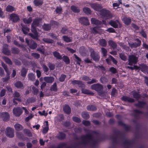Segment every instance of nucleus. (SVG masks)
<instances>
[{
	"instance_id": "bf43d9fd",
	"label": "nucleus",
	"mask_w": 148,
	"mask_h": 148,
	"mask_svg": "<svg viewBox=\"0 0 148 148\" xmlns=\"http://www.w3.org/2000/svg\"><path fill=\"white\" fill-rule=\"evenodd\" d=\"M105 31L109 33H114L115 32V29L112 27L108 28Z\"/></svg>"
},
{
	"instance_id": "58836bf2",
	"label": "nucleus",
	"mask_w": 148,
	"mask_h": 148,
	"mask_svg": "<svg viewBox=\"0 0 148 148\" xmlns=\"http://www.w3.org/2000/svg\"><path fill=\"white\" fill-rule=\"evenodd\" d=\"M32 92L33 94L34 95H37L38 94L39 92L38 89L34 86L32 87Z\"/></svg>"
},
{
	"instance_id": "6ab92c4d",
	"label": "nucleus",
	"mask_w": 148,
	"mask_h": 148,
	"mask_svg": "<svg viewBox=\"0 0 148 148\" xmlns=\"http://www.w3.org/2000/svg\"><path fill=\"white\" fill-rule=\"evenodd\" d=\"M140 68L141 71L144 73H147L148 74V67L144 64L140 65Z\"/></svg>"
},
{
	"instance_id": "b1692460",
	"label": "nucleus",
	"mask_w": 148,
	"mask_h": 148,
	"mask_svg": "<svg viewBox=\"0 0 148 148\" xmlns=\"http://www.w3.org/2000/svg\"><path fill=\"white\" fill-rule=\"evenodd\" d=\"M44 80L48 83H52L54 80V78L52 77H45L44 78Z\"/></svg>"
},
{
	"instance_id": "37998d69",
	"label": "nucleus",
	"mask_w": 148,
	"mask_h": 148,
	"mask_svg": "<svg viewBox=\"0 0 148 148\" xmlns=\"http://www.w3.org/2000/svg\"><path fill=\"white\" fill-rule=\"evenodd\" d=\"M83 11L86 14H90L91 13V11L90 9L87 7L84 8L83 9Z\"/></svg>"
},
{
	"instance_id": "7ed1b4c3",
	"label": "nucleus",
	"mask_w": 148,
	"mask_h": 148,
	"mask_svg": "<svg viewBox=\"0 0 148 148\" xmlns=\"http://www.w3.org/2000/svg\"><path fill=\"white\" fill-rule=\"evenodd\" d=\"M36 26H35L34 25H32L31 30L32 32L34 34H33L31 33H29L28 34L34 39L37 40L38 35V33L36 28Z\"/></svg>"
},
{
	"instance_id": "dca6fc26",
	"label": "nucleus",
	"mask_w": 148,
	"mask_h": 148,
	"mask_svg": "<svg viewBox=\"0 0 148 148\" xmlns=\"http://www.w3.org/2000/svg\"><path fill=\"white\" fill-rule=\"evenodd\" d=\"M10 117L9 114L7 112H0V118H2L4 121H7Z\"/></svg>"
},
{
	"instance_id": "7c9ffc66",
	"label": "nucleus",
	"mask_w": 148,
	"mask_h": 148,
	"mask_svg": "<svg viewBox=\"0 0 148 148\" xmlns=\"http://www.w3.org/2000/svg\"><path fill=\"white\" fill-rule=\"evenodd\" d=\"M71 83L73 84H77L79 86L81 87L82 86V85H83L82 84V82L81 81L78 80H74L72 81Z\"/></svg>"
},
{
	"instance_id": "c9c22d12",
	"label": "nucleus",
	"mask_w": 148,
	"mask_h": 148,
	"mask_svg": "<svg viewBox=\"0 0 148 148\" xmlns=\"http://www.w3.org/2000/svg\"><path fill=\"white\" fill-rule=\"evenodd\" d=\"M99 44L105 47L107 45V42L104 39H101L99 40Z\"/></svg>"
},
{
	"instance_id": "4d7b16f0",
	"label": "nucleus",
	"mask_w": 148,
	"mask_h": 148,
	"mask_svg": "<svg viewBox=\"0 0 148 148\" xmlns=\"http://www.w3.org/2000/svg\"><path fill=\"white\" fill-rule=\"evenodd\" d=\"M12 51L13 53L14 54H17L19 52V50L18 48L14 47L12 48Z\"/></svg>"
},
{
	"instance_id": "4c0bfd02",
	"label": "nucleus",
	"mask_w": 148,
	"mask_h": 148,
	"mask_svg": "<svg viewBox=\"0 0 148 148\" xmlns=\"http://www.w3.org/2000/svg\"><path fill=\"white\" fill-rule=\"evenodd\" d=\"M132 93L134 98L136 99H139L140 97L141 96L135 91H133Z\"/></svg>"
},
{
	"instance_id": "6e6d98bb",
	"label": "nucleus",
	"mask_w": 148,
	"mask_h": 148,
	"mask_svg": "<svg viewBox=\"0 0 148 148\" xmlns=\"http://www.w3.org/2000/svg\"><path fill=\"white\" fill-rule=\"evenodd\" d=\"M75 58L77 62V64L78 65H80V62L81 61V59L80 58L78 57L76 54H74Z\"/></svg>"
},
{
	"instance_id": "338daca9",
	"label": "nucleus",
	"mask_w": 148,
	"mask_h": 148,
	"mask_svg": "<svg viewBox=\"0 0 148 148\" xmlns=\"http://www.w3.org/2000/svg\"><path fill=\"white\" fill-rule=\"evenodd\" d=\"M37 50L42 53H44L45 51V49L43 48L42 46L41 48L39 47L38 48Z\"/></svg>"
},
{
	"instance_id": "e2e57ef3",
	"label": "nucleus",
	"mask_w": 148,
	"mask_h": 148,
	"mask_svg": "<svg viewBox=\"0 0 148 148\" xmlns=\"http://www.w3.org/2000/svg\"><path fill=\"white\" fill-rule=\"evenodd\" d=\"M2 66L3 67L4 69L5 70V72L6 73H8L9 72H10L8 70L7 66L3 62L1 63Z\"/></svg>"
},
{
	"instance_id": "a878e982",
	"label": "nucleus",
	"mask_w": 148,
	"mask_h": 148,
	"mask_svg": "<svg viewBox=\"0 0 148 148\" xmlns=\"http://www.w3.org/2000/svg\"><path fill=\"white\" fill-rule=\"evenodd\" d=\"M34 3L35 5L39 6L42 5L43 3V0H34Z\"/></svg>"
},
{
	"instance_id": "a211bd4d",
	"label": "nucleus",
	"mask_w": 148,
	"mask_h": 148,
	"mask_svg": "<svg viewBox=\"0 0 148 148\" xmlns=\"http://www.w3.org/2000/svg\"><path fill=\"white\" fill-rule=\"evenodd\" d=\"M8 45L7 44H4L3 45V52L5 54L9 55L10 54V51L8 49Z\"/></svg>"
},
{
	"instance_id": "3c124183",
	"label": "nucleus",
	"mask_w": 148,
	"mask_h": 148,
	"mask_svg": "<svg viewBox=\"0 0 148 148\" xmlns=\"http://www.w3.org/2000/svg\"><path fill=\"white\" fill-rule=\"evenodd\" d=\"M63 60L66 64H68L70 63V60L68 57L66 56H64L63 57Z\"/></svg>"
},
{
	"instance_id": "603ef678",
	"label": "nucleus",
	"mask_w": 148,
	"mask_h": 148,
	"mask_svg": "<svg viewBox=\"0 0 148 148\" xmlns=\"http://www.w3.org/2000/svg\"><path fill=\"white\" fill-rule=\"evenodd\" d=\"M63 38L64 40L67 42H71L72 40V39L66 36H63Z\"/></svg>"
},
{
	"instance_id": "393cba45",
	"label": "nucleus",
	"mask_w": 148,
	"mask_h": 148,
	"mask_svg": "<svg viewBox=\"0 0 148 148\" xmlns=\"http://www.w3.org/2000/svg\"><path fill=\"white\" fill-rule=\"evenodd\" d=\"M8 12H11L16 10V8L10 5H8L5 9Z\"/></svg>"
},
{
	"instance_id": "1a4fd4ad",
	"label": "nucleus",
	"mask_w": 148,
	"mask_h": 148,
	"mask_svg": "<svg viewBox=\"0 0 148 148\" xmlns=\"http://www.w3.org/2000/svg\"><path fill=\"white\" fill-rule=\"evenodd\" d=\"M135 40L136 41V42L132 43L130 42H128L129 46L132 48H136L140 46L141 44V41L139 39H136Z\"/></svg>"
},
{
	"instance_id": "0eeeda50",
	"label": "nucleus",
	"mask_w": 148,
	"mask_h": 148,
	"mask_svg": "<svg viewBox=\"0 0 148 148\" xmlns=\"http://www.w3.org/2000/svg\"><path fill=\"white\" fill-rule=\"evenodd\" d=\"M90 52L91 57L95 61H97L99 59L100 57L98 54L96 53L92 49H90Z\"/></svg>"
},
{
	"instance_id": "412c9836",
	"label": "nucleus",
	"mask_w": 148,
	"mask_h": 148,
	"mask_svg": "<svg viewBox=\"0 0 148 148\" xmlns=\"http://www.w3.org/2000/svg\"><path fill=\"white\" fill-rule=\"evenodd\" d=\"M63 109L64 112L66 114H69L71 112V109L68 105H65L63 107Z\"/></svg>"
},
{
	"instance_id": "4468645a",
	"label": "nucleus",
	"mask_w": 148,
	"mask_h": 148,
	"mask_svg": "<svg viewBox=\"0 0 148 148\" xmlns=\"http://www.w3.org/2000/svg\"><path fill=\"white\" fill-rule=\"evenodd\" d=\"M79 22L81 24L87 25L90 24V23L87 18L83 17H81L79 19Z\"/></svg>"
},
{
	"instance_id": "680f3d73",
	"label": "nucleus",
	"mask_w": 148,
	"mask_h": 148,
	"mask_svg": "<svg viewBox=\"0 0 148 148\" xmlns=\"http://www.w3.org/2000/svg\"><path fill=\"white\" fill-rule=\"evenodd\" d=\"M73 119L74 121L77 123H79L81 121V120L79 118L76 116L73 117Z\"/></svg>"
},
{
	"instance_id": "09e8293b",
	"label": "nucleus",
	"mask_w": 148,
	"mask_h": 148,
	"mask_svg": "<svg viewBox=\"0 0 148 148\" xmlns=\"http://www.w3.org/2000/svg\"><path fill=\"white\" fill-rule=\"evenodd\" d=\"M57 137L59 139H62L65 137V135L63 133H60L57 135Z\"/></svg>"
},
{
	"instance_id": "bb28decb",
	"label": "nucleus",
	"mask_w": 148,
	"mask_h": 148,
	"mask_svg": "<svg viewBox=\"0 0 148 148\" xmlns=\"http://www.w3.org/2000/svg\"><path fill=\"white\" fill-rule=\"evenodd\" d=\"M123 20L125 23L127 25H129L130 24L131 21L130 18L126 16H125L123 18Z\"/></svg>"
},
{
	"instance_id": "69168bd1",
	"label": "nucleus",
	"mask_w": 148,
	"mask_h": 148,
	"mask_svg": "<svg viewBox=\"0 0 148 148\" xmlns=\"http://www.w3.org/2000/svg\"><path fill=\"white\" fill-rule=\"evenodd\" d=\"M32 55L36 59L39 58L40 56V55L39 54L37 53H32Z\"/></svg>"
},
{
	"instance_id": "c756f323",
	"label": "nucleus",
	"mask_w": 148,
	"mask_h": 148,
	"mask_svg": "<svg viewBox=\"0 0 148 148\" xmlns=\"http://www.w3.org/2000/svg\"><path fill=\"white\" fill-rule=\"evenodd\" d=\"M82 93L85 94L91 95H92L94 94V93L91 92L90 91L86 89H82Z\"/></svg>"
},
{
	"instance_id": "e433bc0d",
	"label": "nucleus",
	"mask_w": 148,
	"mask_h": 148,
	"mask_svg": "<svg viewBox=\"0 0 148 148\" xmlns=\"http://www.w3.org/2000/svg\"><path fill=\"white\" fill-rule=\"evenodd\" d=\"M87 109L88 110L94 111L96 110L97 108L94 106L90 105L88 106Z\"/></svg>"
},
{
	"instance_id": "0e129e2a",
	"label": "nucleus",
	"mask_w": 148,
	"mask_h": 148,
	"mask_svg": "<svg viewBox=\"0 0 148 148\" xmlns=\"http://www.w3.org/2000/svg\"><path fill=\"white\" fill-rule=\"evenodd\" d=\"M101 52L103 54L104 56H106L107 55V51L106 49L104 48L101 49Z\"/></svg>"
},
{
	"instance_id": "8fccbe9b",
	"label": "nucleus",
	"mask_w": 148,
	"mask_h": 148,
	"mask_svg": "<svg viewBox=\"0 0 148 148\" xmlns=\"http://www.w3.org/2000/svg\"><path fill=\"white\" fill-rule=\"evenodd\" d=\"M43 41L47 43H52L53 42V40L51 39L44 38L43 39Z\"/></svg>"
},
{
	"instance_id": "9d476101",
	"label": "nucleus",
	"mask_w": 148,
	"mask_h": 148,
	"mask_svg": "<svg viewBox=\"0 0 148 148\" xmlns=\"http://www.w3.org/2000/svg\"><path fill=\"white\" fill-rule=\"evenodd\" d=\"M91 7L94 10L100 12L102 8V6L101 4L97 3H93L90 4Z\"/></svg>"
},
{
	"instance_id": "c03bdc74",
	"label": "nucleus",
	"mask_w": 148,
	"mask_h": 148,
	"mask_svg": "<svg viewBox=\"0 0 148 148\" xmlns=\"http://www.w3.org/2000/svg\"><path fill=\"white\" fill-rule=\"evenodd\" d=\"M7 73L6 76L5 78H3L2 79L4 82H6L10 78V72H9Z\"/></svg>"
},
{
	"instance_id": "f704fd0d",
	"label": "nucleus",
	"mask_w": 148,
	"mask_h": 148,
	"mask_svg": "<svg viewBox=\"0 0 148 148\" xmlns=\"http://www.w3.org/2000/svg\"><path fill=\"white\" fill-rule=\"evenodd\" d=\"M27 70L24 68H23L21 70V75L23 77H25L26 75Z\"/></svg>"
},
{
	"instance_id": "39448f33",
	"label": "nucleus",
	"mask_w": 148,
	"mask_h": 148,
	"mask_svg": "<svg viewBox=\"0 0 148 148\" xmlns=\"http://www.w3.org/2000/svg\"><path fill=\"white\" fill-rule=\"evenodd\" d=\"M58 24V23L57 22L54 21H51L50 22V24H44L43 26L42 27L45 30L47 31L50 29L51 26H53V27H55L56 26H57Z\"/></svg>"
},
{
	"instance_id": "cd10ccee",
	"label": "nucleus",
	"mask_w": 148,
	"mask_h": 148,
	"mask_svg": "<svg viewBox=\"0 0 148 148\" xmlns=\"http://www.w3.org/2000/svg\"><path fill=\"white\" fill-rule=\"evenodd\" d=\"M108 43L109 45L113 49L115 48L116 47V44L115 42L112 40H110L108 41Z\"/></svg>"
},
{
	"instance_id": "aec40b11",
	"label": "nucleus",
	"mask_w": 148,
	"mask_h": 148,
	"mask_svg": "<svg viewBox=\"0 0 148 148\" xmlns=\"http://www.w3.org/2000/svg\"><path fill=\"white\" fill-rule=\"evenodd\" d=\"M91 23L96 25H99L101 24L102 22L95 18H92L91 19Z\"/></svg>"
},
{
	"instance_id": "20e7f679",
	"label": "nucleus",
	"mask_w": 148,
	"mask_h": 148,
	"mask_svg": "<svg viewBox=\"0 0 148 148\" xmlns=\"http://www.w3.org/2000/svg\"><path fill=\"white\" fill-rule=\"evenodd\" d=\"M138 57L134 55H132L130 56L128 60L129 62L128 64L132 66L133 64H136L138 61Z\"/></svg>"
},
{
	"instance_id": "2f4dec72",
	"label": "nucleus",
	"mask_w": 148,
	"mask_h": 148,
	"mask_svg": "<svg viewBox=\"0 0 148 148\" xmlns=\"http://www.w3.org/2000/svg\"><path fill=\"white\" fill-rule=\"evenodd\" d=\"M32 18L29 17L28 18H25L23 19V22L25 24H29L32 21Z\"/></svg>"
},
{
	"instance_id": "ea45409f",
	"label": "nucleus",
	"mask_w": 148,
	"mask_h": 148,
	"mask_svg": "<svg viewBox=\"0 0 148 148\" xmlns=\"http://www.w3.org/2000/svg\"><path fill=\"white\" fill-rule=\"evenodd\" d=\"M71 9L75 12H78L80 11V10L78 8L74 5L71 6Z\"/></svg>"
},
{
	"instance_id": "72a5a7b5",
	"label": "nucleus",
	"mask_w": 148,
	"mask_h": 148,
	"mask_svg": "<svg viewBox=\"0 0 148 148\" xmlns=\"http://www.w3.org/2000/svg\"><path fill=\"white\" fill-rule=\"evenodd\" d=\"M53 54L54 56L57 59H62V56L57 51H54L53 52Z\"/></svg>"
},
{
	"instance_id": "052dcab7",
	"label": "nucleus",
	"mask_w": 148,
	"mask_h": 148,
	"mask_svg": "<svg viewBox=\"0 0 148 148\" xmlns=\"http://www.w3.org/2000/svg\"><path fill=\"white\" fill-rule=\"evenodd\" d=\"M62 11V8L61 7H57L56 11L57 13H60Z\"/></svg>"
},
{
	"instance_id": "13d9d810",
	"label": "nucleus",
	"mask_w": 148,
	"mask_h": 148,
	"mask_svg": "<svg viewBox=\"0 0 148 148\" xmlns=\"http://www.w3.org/2000/svg\"><path fill=\"white\" fill-rule=\"evenodd\" d=\"M120 58L123 60L125 61L126 60L127 58L125 55L123 53H120Z\"/></svg>"
},
{
	"instance_id": "2eb2a0df",
	"label": "nucleus",
	"mask_w": 148,
	"mask_h": 148,
	"mask_svg": "<svg viewBox=\"0 0 148 148\" xmlns=\"http://www.w3.org/2000/svg\"><path fill=\"white\" fill-rule=\"evenodd\" d=\"M92 32L95 34H101L103 30L100 28L97 27H95L90 29Z\"/></svg>"
},
{
	"instance_id": "473e14b6",
	"label": "nucleus",
	"mask_w": 148,
	"mask_h": 148,
	"mask_svg": "<svg viewBox=\"0 0 148 148\" xmlns=\"http://www.w3.org/2000/svg\"><path fill=\"white\" fill-rule=\"evenodd\" d=\"M14 127L15 129L17 131L21 130L23 128L22 126L18 123H17L14 125Z\"/></svg>"
},
{
	"instance_id": "5701e85b",
	"label": "nucleus",
	"mask_w": 148,
	"mask_h": 148,
	"mask_svg": "<svg viewBox=\"0 0 148 148\" xmlns=\"http://www.w3.org/2000/svg\"><path fill=\"white\" fill-rule=\"evenodd\" d=\"M41 19L40 18H36L35 19L32 24V25H34L35 26H39V24L41 22Z\"/></svg>"
},
{
	"instance_id": "f3484780",
	"label": "nucleus",
	"mask_w": 148,
	"mask_h": 148,
	"mask_svg": "<svg viewBox=\"0 0 148 148\" xmlns=\"http://www.w3.org/2000/svg\"><path fill=\"white\" fill-rule=\"evenodd\" d=\"M10 19L13 22H16L19 19V17L18 15L15 14H10Z\"/></svg>"
},
{
	"instance_id": "9b49d317",
	"label": "nucleus",
	"mask_w": 148,
	"mask_h": 148,
	"mask_svg": "<svg viewBox=\"0 0 148 148\" xmlns=\"http://www.w3.org/2000/svg\"><path fill=\"white\" fill-rule=\"evenodd\" d=\"M6 135L10 138H12L14 136V130L10 127L6 128L5 131Z\"/></svg>"
},
{
	"instance_id": "a19ab883",
	"label": "nucleus",
	"mask_w": 148,
	"mask_h": 148,
	"mask_svg": "<svg viewBox=\"0 0 148 148\" xmlns=\"http://www.w3.org/2000/svg\"><path fill=\"white\" fill-rule=\"evenodd\" d=\"M46 123V126L44 127L43 130V132L44 134L48 132L49 130V125L48 123V122L47 121H46L45 122Z\"/></svg>"
},
{
	"instance_id": "f257e3e1",
	"label": "nucleus",
	"mask_w": 148,
	"mask_h": 148,
	"mask_svg": "<svg viewBox=\"0 0 148 148\" xmlns=\"http://www.w3.org/2000/svg\"><path fill=\"white\" fill-rule=\"evenodd\" d=\"M82 143L85 144H88L94 145L97 143L92 136L90 134L82 136Z\"/></svg>"
},
{
	"instance_id": "49530a36",
	"label": "nucleus",
	"mask_w": 148,
	"mask_h": 148,
	"mask_svg": "<svg viewBox=\"0 0 148 148\" xmlns=\"http://www.w3.org/2000/svg\"><path fill=\"white\" fill-rule=\"evenodd\" d=\"M82 116L85 119H88L89 118V115L88 113L86 112H84L82 114Z\"/></svg>"
},
{
	"instance_id": "423d86ee",
	"label": "nucleus",
	"mask_w": 148,
	"mask_h": 148,
	"mask_svg": "<svg viewBox=\"0 0 148 148\" xmlns=\"http://www.w3.org/2000/svg\"><path fill=\"white\" fill-rule=\"evenodd\" d=\"M25 42L27 44L29 47L32 49H35L37 46V44L33 40H31L29 41L27 38H26Z\"/></svg>"
},
{
	"instance_id": "f8f14e48",
	"label": "nucleus",
	"mask_w": 148,
	"mask_h": 148,
	"mask_svg": "<svg viewBox=\"0 0 148 148\" xmlns=\"http://www.w3.org/2000/svg\"><path fill=\"white\" fill-rule=\"evenodd\" d=\"M91 87L92 89L95 90L97 92L101 91L103 89L102 85L99 84H95L92 85Z\"/></svg>"
},
{
	"instance_id": "774afa93",
	"label": "nucleus",
	"mask_w": 148,
	"mask_h": 148,
	"mask_svg": "<svg viewBox=\"0 0 148 148\" xmlns=\"http://www.w3.org/2000/svg\"><path fill=\"white\" fill-rule=\"evenodd\" d=\"M101 82L102 83H104L107 82L106 78L105 77H102L100 79Z\"/></svg>"
},
{
	"instance_id": "f03ea898",
	"label": "nucleus",
	"mask_w": 148,
	"mask_h": 148,
	"mask_svg": "<svg viewBox=\"0 0 148 148\" xmlns=\"http://www.w3.org/2000/svg\"><path fill=\"white\" fill-rule=\"evenodd\" d=\"M99 13L103 18L106 19L109 18L111 16L110 11L105 9H101Z\"/></svg>"
},
{
	"instance_id": "5fc2aeb1",
	"label": "nucleus",
	"mask_w": 148,
	"mask_h": 148,
	"mask_svg": "<svg viewBox=\"0 0 148 148\" xmlns=\"http://www.w3.org/2000/svg\"><path fill=\"white\" fill-rule=\"evenodd\" d=\"M3 59L5 61L9 64H12V62L7 57H3Z\"/></svg>"
},
{
	"instance_id": "c85d7f7f",
	"label": "nucleus",
	"mask_w": 148,
	"mask_h": 148,
	"mask_svg": "<svg viewBox=\"0 0 148 148\" xmlns=\"http://www.w3.org/2000/svg\"><path fill=\"white\" fill-rule=\"evenodd\" d=\"M15 86L18 88H23V84L20 81H18L14 84Z\"/></svg>"
},
{
	"instance_id": "ddd939ff",
	"label": "nucleus",
	"mask_w": 148,
	"mask_h": 148,
	"mask_svg": "<svg viewBox=\"0 0 148 148\" xmlns=\"http://www.w3.org/2000/svg\"><path fill=\"white\" fill-rule=\"evenodd\" d=\"M109 24L112 27L114 28H117L119 26L120 27L121 25L119 21L116 20V21H111L109 22Z\"/></svg>"
},
{
	"instance_id": "de8ad7c7",
	"label": "nucleus",
	"mask_w": 148,
	"mask_h": 148,
	"mask_svg": "<svg viewBox=\"0 0 148 148\" xmlns=\"http://www.w3.org/2000/svg\"><path fill=\"white\" fill-rule=\"evenodd\" d=\"M145 103L143 102H139L138 104H136V106L138 107L142 108L145 105Z\"/></svg>"
},
{
	"instance_id": "4be33fe9",
	"label": "nucleus",
	"mask_w": 148,
	"mask_h": 148,
	"mask_svg": "<svg viewBox=\"0 0 148 148\" xmlns=\"http://www.w3.org/2000/svg\"><path fill=\"white\" fill-rule=\"evenodd\" d=\"M122 99L124 101L130 102H133L134 101V100L133 98L126 96H123L122 97Z\"/></svg>"
},
{
	"instance_id": "79ce46f5",
	"label": "nucleus",
	"mask_w": 148,
	"mask_h": 148,
	"mask_svg": "<svg viewBox=\"0 0 148 148\" xmlns=\"http://www.w3.org/2000/svg\"><path fill=\"white\" fill-rule=\"evenodd\" d=\"M22 28L23 33L25 34H27L29 31V28L25 26H22Z\"/></svg>"
},
{
	"instance_id": "6e6552de",
	"label": "nucleus",
	"mask_w": 148,
	"mask_h": 148,
	"mask_svg": "<svg viewBox=\"0 0 148 148\" xmlns=\"http://www.w3.org/2000/svg\"><path fill=\"white\" fill-rule=\"evenodd\" d=\"M13 112L14 115L16 116H19L23 113L21 108L19 107L14 108L13 110Z\"/></svg>"
},
{
	"instance_id": "a18cd8bd",
	"label": "nucleus",
	"mask_w": 148,
	"mask_h": 148,
	"mask_svg": "<svg viewBox=\"0 0 148 148\" xmlns=\"http://www.w3.org/2000/svg\"><path fill=\"white\" fill-rule=\"evenodd\" d=\"M28 76L29 79L32 81L34 80L35 79V76L32 73L28 74Z\"/></svg>"
},
{
	"instance_id": "864d4df0",
	"label": "nucleus",
	"mask_w": 148,
	"mask_h": 148,
	"mask_svg": "<svg viewBox=\"0 0 148 148\" xmlns=\"http://www.w3.org/2000/svg\"><path fill=\"white\" fill-rule=\"evenodd\" d=\"M51 91H56L57 90V85L56 83H54L51 86Z\"/></svg>"
}]
</instances>
